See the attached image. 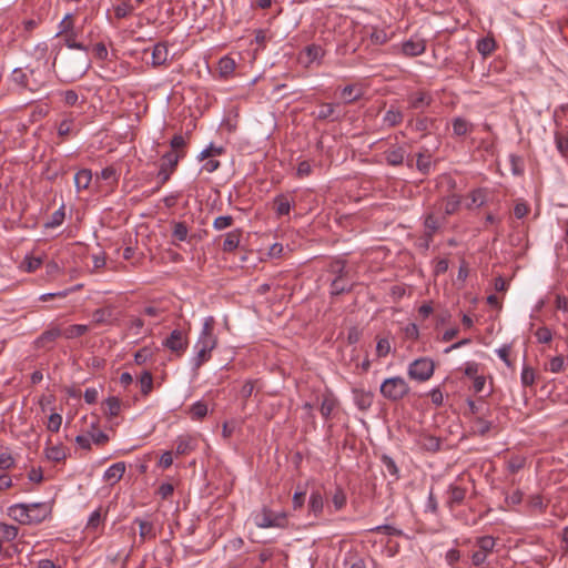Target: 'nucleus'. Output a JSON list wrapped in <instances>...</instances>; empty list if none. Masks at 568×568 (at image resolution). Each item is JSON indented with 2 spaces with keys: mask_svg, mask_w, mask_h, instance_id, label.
Returning a JSON list of instances; mask_svg holds the SVG:
<instances>
[{
  "mask_svg": "<svg viewBox=\"0 0 568 568\" xmlns=\"http://www.w3.org/2000/svg\"><path fill=\"white\" fill-rule=\"evenodd\" d=\"M48 51L47 44L38 45L37 52L39 58L33 64L27 65V71L16 68L11 73V81L23 90L37 92L44 87L47 82V60H44Z\"/></svg>",
  "mask_w": 568,
  "mask_h": 568,
  "instance_id": "f257e3e1",
  "label": "nucleus"
},
{
  "mask_svg": "<svg viewBox=\"0 0 568 568\" xmlns=\"http://www.w3.org/2000/svg\"><path fill=\"white\" fill-rule=\"evenodd\" d=\"M214 317L204 320L200 336L194 345L195 356L192 358L193 369H199L211 358L212 351L216 347L217 337L214 335Z\"/></svg>",
  "mask_w": 568,
  "mask_h": 568,
  "instance_id": "f03ea898",
  "label": "nucleus"
},
{
  "mask_svg": "<svg viewBox=\"0 0 568 568\" xmlns=\"http://www.w3.org/2000/svg\"><path fill=\"white\" fill-rule=\"evenodd\" d=\"M80 31H73L63 36V41L67 48L82 51L84 54L77 58L73 65L65 64L64 69L70 73L72 79L83 77L90 68V60L88 58L89 47L83 42L78 41Z\"/></svg>",
  "mask_w": 568,
  "mask_h": 568,
  "instance_id": "7ed1b4c3",
  "label": "nucleus"
},
{
  "mask_svg": "<svg viewBox=\"0 0 568 568\" xmlns=\"http://www.w3.org/2000/svg\"><path fill=\"white\" fill-rule=\"evenodd\" d=\"M497 538L490 535L474 538L470 564L474 568H487L489 557L496 551Z\"/></svg>",
  "mask_w": 568,
  "mask_h": 568,
  "instance_id": "20e7f679",
  "label": "nucleus"
},
{
  "mask_svg": "<svg viewBox=\"0 0 568 568\" xmlns=\"http://www.w3.org/2000/svg\"><path fill=\"white\" fill-rule=\"evenodd\" d=\"M252 518L258 528H285L288 524L285 511H274L267 506L254 511Z\"/></svg>",
  "mask_w": 568,
  "mask_h": 568,
  "instance_id": "39448f33",
  "label": "nucleus"
},
{
  "mask_svg": "<svg viewBox=\"0 0 568 568\" xmlns=\"http://www.w3.org/2000/svg\"><path fill=\"white\" fill-rule=\"evenodd\" d=\"M379 392L389 402H399L409 394L410 387L403 377L394 376L384 379Z\"/></svg>",
  "mask_w": 568,
  "mask_h": 568,
  "instance_id": "423d86ee",
  "label": "nucleus"
},
{
  "mask_svg": "<svg viewBox=\"0 0 568 568\" xmlns=\"http://www.w3.org/2000/svg\"><path fill=\"white\" fill-rule=\"evenodd\" d=\"M434 362L427 357H420L408 365L407 374L414 381L426 382L434 375Z\"/></svg>",
  "mask_w": 568,
  "mask_h": 568,
  "instance_id": "0eeeda50",
  "label": "nucleus"
},
{
  "mask_svg": "<svg viewBox=\"0 0 568 568\" xmlns=\"http://www.w3.org/2000/svg\"><path fill=\"white\" fill-rule=\"evenodd\" d=\"M163 347L170 349L175 353L178 356H182L189 345V339L185 333L180 329H174L171 334L163 341Z\"/></svg>",
  "mask_w": 568,
  "mask_h": 568,
  "instance_id": "6e6552de",
  "label": "nucleus"
},
{
  "mask_svg": "<svg viewBox=\"0 0 568 568\" xmlns=\"http://www.w3.org/2000/svg\"><path fill=\"white\" fill-rule=\"evenodd\" d=\"M182 156H184V154L173 151H170L162 156V162L158 172V178L160 179L161 184H164L170 180L171 174L175 170Z\"/></svg>",
  "mask_w": 568,
  "mask_h": 568,
  "instance_id": "1a4fd4ad",
  "label": "nucleus"
},
{
  "mask_svg": "<svg viewBox=\"0 0 568 568\" xmlns=\"http://www.w3.org/2000/svg\"><path fill=\"white\" fill-rule=\"evenodd\" d=\"M28 513L30 514L29 526L43 523L52 514V505L50 503H31L28 504Z\"/></svg>",
  "mask_w": 568,
  "mask_h": 568,
  "instance_id": "9d476101",
  "label": "nucleus"
},
{
  "mask_svg": "<svg viewBox=\"0 0 568 568\" xmlns=\"http://www.w3.org/2000/svg\"><path fill=\"white\" fill-rule=\"evenodd\" d=\"M467 494V488L463 487L456 483H453L448 486L447 489V500L446 506L453 510L456 506H459L464 503Z\"/></svg>",
  "mask_w": 568,
  "mask_h": 568,
  "instance_id": "9b49d317",
  "label": "nucleus"
},
{
  "mask_svg": "<svg viewBox=\"0 0 568 568\" xmlns=\"http://www.w3.org/2000/svg\"><path fill=\"white\" fill-rule=\"evenodd\" d=\"M7 515L14 521L19 523L20 525H28L29 526V519L30 514L28 513V504L19 503L14 504L8 507Z\"/></svg>",
  "mask_w": 568,
  "mask_h": 568,
  "instance_id": "f8f14e48",
  "label": "nucleus"
},
{
  "mask_svg": "<svg viewBox=\"0 0 568 568\" xmlns=\"http://www.w3.org/2000/svg\"><path fill=\"white\" fill-rule=\"evenodd\" d=\"M193 236L189 235V227L185 222H172V244L176 247L180 242H191Z\"/></svg>",
  "mask_w": 568,
  "mask_h": 568,
  "instance_id": "ddd939ff",
  "label": "nucleus"
},
{
  "mask_svg": "<svg viewBox=\"0 0 568 568\" xmlns=\"http://www.w3.org/2000/svg\"><path fill=\"white\" fill-rule=\"evenodd\" d=\"M426 43L423 39L410 38L402 45L403 53L407 57H417L425 52Z\"/></svg>",
  "mask_w": 568,
  "mask_h": 568,
  "instance_id": "4468645a",
  "label": "nucleus"
},
{
  "mask_svg": "<svg viewBox=\"0 0 568 568\" xmlns=\"http://www.w3.org/2000/svg\"><path fill=\"white\" fill-rule=\"evenodd\" d=\"M337 398L332 393L325 394L320 406L322 417L325 420L331 419L334 416V412L337 409Z\"/></svg>",
  "mask_w": 568,
  "mask_h": 568,
  "instance_id": "2eb2a0df",
  "label": "nucleus"
},
{
  "mask_svg": "<svg viewBox=\"0 0 568 568\" xmlns=\"http://www.w3.org/2000/svg\"><path fill=\"white\" fill-rule=\"evenodd\" d=\"M409 109L413 110H423L430 105L433 99L429 93L425 91H418L416 93H412L407 98Z\"/></svg>",
  "mask_w": 568,
  "mask_h": 568,
  "instance_id": "dca6fc26",
  "label": "nucleus"
},
{
  "mask_svg": "<svg viewBox=\"0 0 568 568\" xmlns=\"http://www.w3.org/2000/svg\"><path fill=\"white\" fill-rule=\"evenodd\" d=\"M417 445L429 453H437L440 449V438L430 434H420L417 437Z\"/></svg>",
  "mask_w": 568,
  "mask_h": 568,
  "instance_id": "f3484780",
  "label": "nucleus"
},
{
  "mask_svg": "<svg viewBox=\"0 0 568 568\" xmlns=\"http://www.w3.org/2000/svg\"><path fill=\"white\" fill-rule=\"evenodd\" d=\"M406 154V150L403 146H393L384 152V158L388 165L398 166L404 163Z\"/></svg>",
  "mask_w": 568,
  "mask_h": 568,
  "instance_id": "a211bd4d",
  "label": "nucleus"
},
{
  "mask_svg": "<svg viewBox=\"0 0 568 568\" xmlns=\"http://www.w3.org/2000/svg\"><path fill=\"white\" fill-rule=\"evenodd\" d=\"M354 403L359 410H367L374 400V394L371 390L354 389Z\"/></svg>",
  "mask_w": 568,
  "mask_h": 568,
  "instance_id": "6ab92c4d",
  "label": "nucleus"
},
{
  "mask_svg": "<svg viewBox=\"0 0 568 568\" xmlns=\"http://www.w3.org/2000/svg\"><path fill=\"white\" fill-rule=\"evenodd\" d=\"M440 220L436 217L433 213L426 215L424 221L425 226V235H426V247H429L430 242L433 241V236L440 227Z\"/></svg>",
  "mask_w": 568,
  "mask_h": 568,
  "instance_id": "aec40b11",
  "label": "nucleus"
},
{
  "mask_svg": "<svg viewBox=\"0 0 568 568\" xmlns=\"http://www.w3.org/2000/svg\"><path fill=\"white\" fill-rule=\"evenodd\" d=\"M324 510V496L318 489L312 490L308 498V511L320 517Z\"/></svg>",
  "mask_w": 568,
  "mask_h": 568,
  "instance_id": "412c9836",
  "label": "nucleus"
},
{
  "mask_svg": "<svg viewBox=\"0 0 568 568\" xmlns=\"http://www.w3.org/2000/svg\"><path fill=\"white\" fill-rule=\"evenodd\" d=\"M339 104L335 103H321L318 106V111L316 113V119L324 121V120H332L337 121L341 119V114L336 112V108H338Z\"/></svg>",
  "mask_w": 568,
  "mask_h": 568,
  "instance_id": "4be33fe9",
  "label": "nucleus"
},
{
  "mask_svg": "<svg viewBox=\"0 0 568 568\" xmlns=\"http://www.w3.org/2000/svg\"><path fill=\"white\" fill-rule=\"evenodd\" d=\"M125 471V464L123 462L111 465L103 475V479L111 485L116 484Z\"/></svg>",
  "mask_w": 568,
  "mask_h": 568,
  "instance_id": "5701e85b",
  "label": "nucleus"
},
{
  "mask_svg": "<svg viewBox=\"0 0 568 568\" xmlns=\"http://www.w3.org/2000/svg\"><path fill=\"white\" fill-rule=\"evenodd\" d=\"M486 416H476L471 419L470 430L475 435L485 436L493 427V423L485 418Z\"/></svg>",
  "mask_w": 568,
  "mask_h": 568,
  "instance_id": "b1692460",
  "label": "nucleus"
},
{
  "mask_svg": "<svg viewBox=\"0 0 568 568\" xmlns=\"http://www.w3.org/2000/svg\"><path fill=\"white\" fill-rule=\"evenodd\" d=\"M274 210L278 216L288 215L294 202L286 194H278L274 197Z\"/></svg>",
  "mask_w": 568,
  "mask_h": 568,
  "instance_id": "393cba45",
  "label": "nucleus"
},
{
  "mask_svg": "<svg viewBox=\"0 0 568 568\" xmlns=\"http://www.w3.org/2000/svg\"><path fill=\"white\" fill-rule=\"evenodd\" d=\"M403 119V112L392 105L383 116V124L387 128H394L400 124Z\"/></svg>",
  "mask_w": 568,
  "mask_h": 568,
  "instance_id": "a878e982",
  "label": "nucleus"
},
{
  "mask_svg": "<svg viewBox=\"0 0 568 568\" xmlns=\"http://www.w3.org/2000/svg\"><path fill=\"white\" fill-rule=\"evenodd\" d=\"M62 336V331L59 327H51L44 331L37 339V347H45L48 344L53 343L58 337Z\"/></svg>",
  "mask_w": 568,
  "mask_h": 568,
  "instance_id": "bb28decb",
  "label": "nucleus"
},
{
  "mask_svg": "<svg viewBox=\"0 0 568 568\" xmlns=\"http://www.w3.org/2000/svg\"><path fill=\"white\" fill-rule=\"evenodd\" d=\"M169 57V50L165 43H156L152 49V65L159 67L165 64Z\"/></svg>",
  "mask_w": 568,
  "mask_h": 568,
  "instance_id": "cd10ccee",
  "label": "nucleus"
},
{
  "mask_svg": "<svg viewBox=\"0 0 568 568\" xmlns=\"http://www.w3.org/2000/svg\"><path fill=\"white\" fill-rule=\"evenodd\" d=\"M134 523L139 526V536L142 540L154 539L156 537L154 526L151 521L135 518Z\"/></svg>",
  "mask_w": 568,
  "mask_h": 568,
  "instance_id": "c85d7f7f",
  "label": "nucleus"
},
{
  "mask_svg": "<svg viewBox=\"0 0 568 568\" xmlns=\"http://www.w3.org/2000/svg\"><path fill=\"white\" fill-rule=\"evenodd\" d=\"M331 503L335 511H339L345 508L347 504V496L345 490L341 486H336L334 491L329 495Z\"/></svg>",
  "mask_w": 568,
  "mask_h": 568,
  "instance_id": "c756f323",
  "label": "nucleus"
},
{
  "mask_svg": "<svg viewBox=\"0 0 568 568\" xmlns=\"http://www.w3.org/2000/svg\"><path fill=\"white\" fill-rule=\"evenodd\" d=\"M408 124H414L415 131L426 133L433 129L435 119L417 115L416 118L410 119Z\"/></svg>",
  "mask_w": 568,
  "mask_h": 568,
  "instance_id": "7c9ffc66",
  "label": "nucleus"
},
{
  "mask_svg": "<svg viewBox=\"0 0 568 568\" xmlns=\"http://www.w3.org/2000/svg\"><path fill=\"white\" fill-rule=\"evenodd\" d=\"M363 94V90L355 84H349L342 89V98L345 100V103L356 102Z\"/></svg>",
  "mask_w": 568,
  "mask_h": 568,
  "instance_id": "2f4dec72",
  "label": "nucleus"
},
{
  "mask_svg": "<svg viewBox=\"0 0 568 568\" xmlns=\"http://www.w3.org/2000/svg\"><path fill=\"white\" fill-rule=\"evenodd\" d=\"M236 63L234 59L225 55L219 60L217 70L222 78H229L235 71Z\"/></svg>",
  "mask_w": 568,
  "mask_h": 568,
  "instance_id": "473e14b6",
  "label": "nucleus"
},
{
  "mask_svg": "<svg viewBox=\"0 0 568 568\" xmlns=\"http://www.w3.org/2000/svg\"><path fill=\"white\" fill-rule=\"evenodd\" d=\"M121 400L115 396H110L103 402V412L109 417H115L121 410Z\"/></svg>",
  "mask_w": 568,
  "mask_h": 568,
  "instance_id": "72a5a7b5",
  "label": "nucleus"
},
{
  "mask_svg": "<svg viewBox=\"0 0 568 568\" xmlns=\"http://www.w3.org/2000/svg\"><path fill=\"white\" fill-rule=\"evenodd\" d=\"M89 325L73 324L62 331V336L67 339H73L83 336L89 332Z\"/></svg>",
  "mask_w": 568,
  "mask_h": 568,
  "instance_id": "f704fd0d",
  "label": "nucleus"
},
{
  "mask_svg": "<svg viewBox=\"0 0 568 568\" xmlns=\"http://www.w3.org/2000/svg\"><path fill=\"white\" fill-rule=\"evenodd\" d=\"M92 180V172L89 169H82L74 174V184L78 191L85 190Z\"/></svg>",
  "mask_w": 568,
  "mask_h": 568,
  "instance_id": "c9c22d12",
  "label": "nucleus"
},
{
  "mask_svg": "<svg viewBox=\"0 0 568 568\" xmlns=\"http://www.w3.org/2000/svg\"><path fill=\"white\" fill-rule=\"evenodd\" d=\"M194 449H195V444L190 436L185 435V436L178 437L176 447H175L176 455H186Z\"/></svg>",
  "mask_w": 568,
  "mask_h": 568,
  "instance_id": "e433bc0d",
  "label": "nucleus"
},
{
  "mask_svg": "<svg viewBox=\"0 0 568 568\" xmlns=\"http://www.w3.org/2000/svg\"><path fill=\"white\" fill-rule=\"evenodd\" d=\"M469 413L476 417V416H486L490 410L487 405V403L480 398L478 400H467Z\"/></svg>",
  "mask_w": 568,
  "mask_h": 568,
  "instance_id": "4c0bfd02",
  "label": "nucleus"
},
{
  "mask_svg": "<svg viewBox=\"0 0 568 568\" xmlns=\"http://www.w3.org/2000/svg\"><path fill=\"white\" fill-rule=\"evenodd\" d=\"M324 49L320 44L312 43L304 49V54L307 58V63L321 61L324 57Z\"/></svg>",
  "mask_w": 568,
  "mask_h": 568,
  "instance_id": "58836bf2",
  "label": "nucleus"
},
{
  "mask_svg": "<svg viewBox=\"0 0 568 568\" xmlns=\"http://www.w3.org/2000/svg\"><path fill=\"white\" fill-rule=\"evenodd\" d=\"M18 534H19L18 527H16L13 525L0 523V541L1 542L14 540L18 537Z\"/></svg>",
  "mask_w": 568,
  "mask_h": 568,
  "instance_id": "ea45409f",
  "label": "nucleus"
},
{
  "mask_svg": "<svg viewBox=\"0 0 568 568\" xmlns=\"http://www.w3.org/2000/svg\"><path fill=\"white\" fill-rule=\"evenodd\" d=\"M241 232L239 230L229 232L223 242L222 248L224 252L234 251L240 244Z\"/></svg>",
  "mask_w": 568,
  "mask_h": 568,
  "instance_id": "a19ab883",
  "label": "nucleus"
},
{
  "mask_svg": "<svg viewBox=\"0 0 568 568\" xmlns=\"http://www.w3.org/2000/svg\"><path fill=\"white\" fill-rule=\"evenodd\" d=\"M345 276H336L331 283L332 295H339L352 290V284L344 280Z\"/></svg>",
  "mask_w": 568,
  "mask_h": 568,
  "instance_id": "79ce46f5",
  "label": "nucleus"
},
{
  "mask_svg": "<svg viewBox=\"0 0 568 568\" xmlns=\"http://www.w3.org/2000/svg\"><path fill=\"white\" fill-rule=\"evenodd\" d=\"M111 316H112V310L110 307L97 308L92 314L93 324H95V325L109 324Z\"/></svg>",
  "mask_w": 568,
  "mask_h": 568,
  "instance_id": "37998d69",
  "label": "nucleus"
},
{
  "mask_svg": "<svg viewBox=\"0 0 568 568\" xmlns=\"http://www.w3.org/2000/svg\"><path fill=\"white\" fill-rule=\"evenodd\" d=\"M189 414L192 419L201 420L207 414V405L202 400H197L190 407Z\"/></svg>",
  "mask_w": 568,
  "mask_h": 568,
  "instance_id": "c03bdc74",
  "label": "nucleus"
},
{
  "mask_svg": "<svg viewBox=\"0 0 568 568\" xmlns=\"http://www.w3.org/2000/svg\"><path fill=\"white\" fill-rule=\"evenodd\" d=\"M65 217L64 205H61L55 212L52 213L50 219L44 223L45 229H54L60 226Z\"/></svg>",
  "mask_w": 568,
  "mask_h": 568,
  "instance_id": "a18cd8bd",
  "label": "nucleus"
},
{
  "mask_svg": "<svg viewBox=\"0 0 568 568\" xmlns=\"http://www.w3.org/2000/svg\"><path fill=\"white\" fill-rule=\"evenodd\" d=\"M59 31L57 33V37L59 36H65L67 33L73 31L75 28L73 16L71 13H67L64 18L59 23Z\"/></svg>",
  "mask_w": 568,
  "mask_h": 568,
  "instance_id": "49530a36",
  "label": "nucleus"
},
{
  "mask_svg": "<svg viewBox=\"0 0 568 568\" xmlns=\"http://www.w3.org/2000/svg\"><path fill=\"white\" fill-rule=\"evenodd\" d=\"M45 456L49 460L61 462L65 458V449L61 445L51 446L45 449Z\"/></svg>",
  "mask_w": 568,
  "mask_h": 568,
  "instance_id": "de8ad7c7",
  "label": "nucleus"
},
{
  "mask_svg": "<svg viewBox=\"0 0 568 568\" xmlns=\"http://www.w3.org/2000/svg\"><path fill=\"white\" fill-rule=\"evenodd\" d=\"M460 205V199L458 195L453 194L444 200L443 209L445 212V215H452L454 214Z\"/></svg>",
  "mask_w": 568,
  "mask_h": 568,
  "instance_id": "09e8293b",
  "label": "nucleus"
},
{
  "mask_svg": "<svg viewBox=\"0 0 568 568\" xmlns=\"http://www.w3.org/2000/svg\"><path fill=\"white\" fill-rule=\"evenodd\" d=\"M471 129V124L463 119V118H456L453 121V131L456 135L463 136L466 135Z\"/></svg>",
  "mask_w": 568,
  "mask_h": 568,
  "instance_id": "8fccbe9b",
  "label": "nucleus"
},
{
  "mask_svg": "<svg viewBox=\"0 0 568 568\" xmlns=\"http://www.w3.org/2000/svg\"><path fill=\"white\" fill-rule=\"evenodd\" d=\"M381 462L390 476H393L395 479L399 478V469L390 456L386 454L382 455Z\"/></svg>",
  "mask_w": 568,
  "mask_h": 568,
  "instance_id": "3c124183",
  "label": "nucleus"
},
{
  "mask_svg": "<svg viewBox=\"0 0 568 568\" xmlns=\"http://www.w3.org/2000/svg\"><path fill=\"white\" fill-rule=\"evenodd\" d=\"M520 382L523 386L530 387L536 382V373L530 366L524 365L520 374Z\"/></svg>",
  "mask_w": 568,
  "mask_h": 568,
  "instance_id": "603ef678",
  "label": "nucleus"
},
{
  "mask_svg": "<svg viewBox=\"0 0 568 568\" xmlns=\"http://www.w3.org/2000/svg\"><path fill=\"white\" fill-rule=\"evenodd\" d=\"M496 48L495 41L491 38H483L477 42V50L484 57L489 55Z\"/></svg>",
  "mask_w": 568,
  "mask_h": 568,
  "instance_id": "864d4df0",
  "label": "nucleus"
},
{
  "mask_svg": "<svg viewBox=\"0 0 568 568\" xmlns=\"http://www.w3.org/2000/svg\"><path fill=\"white\" fill-rule=\"evenodd\" d=\"M416 166L419 172L423 174H427L432 168V159L430 155L425 153H418Z\"/></svg>",
  "mask_w": 568,
  "mask_h": 568,
  "instance_id": "5fc2aeb1",
  "label": "nucleus"
},
{
  "mask_svg": "<svg viewBox=\"0 0 568 568\" xmlns=\"http://www.w3.org/2000/svg\"><path fill=\"white\" fill-rule=\"evenodd\" d=\"M141 393L143 395H148L153 387V377L152 374L145 371L140 377Z\"/></svg>",
  "mask_w": 568,
  "mask_h": 568,
  "instance_id": "6e6d98bb",
  "label": "nucleus"
},
{
  "mask_svg": "<svg viewBox=\"0 0 568 568\" xmlns=\"http://www.w3.org/2000/svg\"><path fill=\"white\" fill-rule=\"evenodd\" d=\"M530 212V207L524 200H517L514 206L516 219H524Z\"/></svg>",
  "mask_w": 568,
  "mask_h": 568,
  "instance_id": "4d7b16f0",
  "label": "nucleus"
},
{
  "mask_svg": "<svg viewBox=\"0 0 568 568\" xmlns=\"http://www.w3.org/2000/svg\"><path fill=\"white\" fill-rule=\"evenodd\" d=\"M233 217L231 215L217 216L213 222V227L216 231H222L230 227L233 224Z\"/></svg>",
  "mask_w": 568,
  "mask_h": 568,
  "instance_id": "13d9d810",
  "label": "nucleus"
},
{
  "mask_svg": "<svg viewBox=\"0 0 568 568\" xmlns=\"http://www.w3.org/2000/svg\"><path fill=\"white\" fill-rule=\"evenodd\" d=\"M555 142L557 150L566 155L568 153V135L557 132L555 134Z\"/></svg>",
  "mask_w": 568,
  "mask_h": 568,
  "instance_id": "bf43d9fd",
  "label": "nucleus"
},
{
  "mask_svg": "<svg viewBox=\"0 0 568 568\" xmlns=\"http://www.w3.org/2000/svg\"><path fill=\"white\" fill-rule=\"evenodd\" d=\"M62 424V416L58 413H52L49 416L47 428L49 432L57 433L59 432Z\"/></svg>",
  "mask_w": 568,
  "mask_h": 568,
  "instance_id": "052dcab7",
  "label": "nucleus"
},
{
  "mask_svg": "<svg viewBox=\"0 0 568 568\" xmlns=\"http://www.w3.org/2000/svg\"><path fill=\"white\" fill-rule=\"evenodd\" d=\"M372 531L381 532L387 536H403V531L392 525H381L373 528Z\"/></svg>",
  "mask_w": 568,
  "mask_h": 568,
  "instance_id": "680f3d73",
  "label": "nucleus"
},
{
  "mask_svg": "<svg viewBox=\"0 0 568 568\" xmlns=\"http://www.w3.org/2000/svg\"><path fill=\"white\" fill-rule=\"evenodd\" d=\"M42 264L41 257L36 256H26L23 261V265L27 272L31 273L37 271Z\"/></svg>",
  "mask_w": 568,
  "mask_h": 568,
  "instance_id": "e2e57ef3",
  "label": "nucleus"
},
{
  "mask_svg": "<svg viewBox=\"0 0 568 568\" xmlns=\"http://www.w3.org/2000/svg\"><path fill=\"white\" fill-rule=\"evenodd\" d=\"M471 203L481 206L487 200V191L485 189L474 190L470 194Z\"/></svg>",
  "mask_w": 568,
  "mask_h": 568,
  "instance_id": "0e129e2a",
  "label": "nucleus"
},
{
  "mask_svg": "<svg viewBox=\"0 0 568 568\" xmlns=\"http://www.w3.org/2000/svg\"><path fill=\"white\" fill-rule=\"evenodd\" d=\"M535 336H536L537 341L542 344H547V343L551 342V339H552V333L546 326L539 327L536 331Z\"/></svg>",
  "mask_w": 568,
  "mask_h": 568,
  "instance_id": "69168bd1",
  "label": "nucleus"
},
{
  "mask_svg": "<svg viewBox=\"0 0 568 568\" xmlns=\"http://www.w3.org/2000/svg\"><path fill=\"white\" fill-rule=\"evenodd\" d=\"M565 359L561 355L555 356L549 361L547 369L551 373H559L564 369Z\"/></svg>",
  "mask_w": 568,
  "mask_h": 568,
  "instance_id": "338daca9",
  "label": "nucleus"
},
{
  "mask_svg": "<svg viewBox=\"0 0 568 568\" xmlns=\"http://www.w3.org/2000/svg\"><path fill=\"white\" fill-rule=\"evenodd\" d=\"M101 523H102V515H101L100 509H97L90 515L88 523H87V529L95 530L100 526Z\"/></svg>",
  "mask_w": 568,
  "mask_h": 568,
  "instance_id": "774afa93",
  "label": "nucleus"
}]
</instances>
